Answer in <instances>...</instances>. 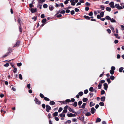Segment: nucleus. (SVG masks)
Segmentation results:
<instances>
[{"label":"nucleus","mask_w":124,"mask_h":124,"mask_svg":"<svg viewBox=\"0 0 124 124\" xmlns=\"http://www.w3.org/2000/svg\"><path fill=\"white\" fill-rule=\"evenodd\" d=\"M115 8H117L118 10L122 9H123V7L119 6V4H115Z\"/></svg>","instance_id":"nucleus-1"},{"label":"nucleus","mask_w":124,"mask_h":124,"mask_svg":"<svg viewBox=\"0 0 124 124\" xmlns=\"http://www.w3.org/2000/svg\"><path fill=\"white\" fill-rule=\"evenodd\" d=\"M46 110L47 112H49V111L51 110V108L48 105H46Z\"/></svg>","instance_id":"nucleus-2"},{"label":"nucleus","mask_w":124,"mask_h":124,"mask_svg":"<svg viewBox=\"0 0 124 124\" xmlns=\"http://www.w3.org/2000/svg\"><path fill=\"white\" fill-rule=\"evenodd\" d=\"M114 3L113 2H111L109 4V5L110 6V7L112 8H114L115 7V6H114Z\"/></svg>","instance_id":"nucleus-3"},{"label":"nucleus","mask_w":124,"mask_h":124,"mask_svg":"<svg viewBox=\"0 0 124 124\" xmlns=\"http://www.w3.org/2000/svg\"><path fill=\"white\" fill-rule=\"evenodd\" d=\"M67 116L69 117H75L76 116V115L74 114H72L71 113L68 114Z\"/></svg>","instance_id":"nucleus-4"},{"label":"nucleus","mask_w":124,"mask_h":124,"mask_svg":"<svg viewBox=\"0 0 124 124\" xmlns=\"http://www.w3.org/2000/svg\"><path fill=\"white\" fill-rule=\"evenodd\" d=\"M34 101L36 104L38 105L40 104L41 102L40 101H39L37 98H35L34 100Z\"/></svg>","instance_id":"nucleus-5"},{"label":"nucleus","mask_w":124,"mask_h":124,"mask_svg":"<svg viewBox=\"0 0 124 124\" xmlns=\"http://www.w3.org/2000/svg\"><path fill=\"white\" fill-rule=\"evenodd\" d=\"M96 110L94 108H92L91 109V112L92 114H93L95 112Z\"/></svg>","instance_id":"nucleus-6"},{"label":"nucleus","mask_w":124,"mask_h":124,"mask_svg":"<svg viewBox=\"0 0 124 124\" xmlns=\"http://www.w3.org/2000/svg\"><path fill=\"white\" fill-rule=\"evenodd\" d=\"M20 43V41L19 40L18 41L16 42V43L15 44L14 46H13V47H18Z\"/></svg>","instance_id":"nucleus-7"},{"label":"nucleus","mask_w":124,"mask_h":124,"mask_svg":"<svg viewBox=\"0 0 124 124\" xmlns=\"http://www.w3.org/2000/svg\"><path fill=\"white\" fill-rule=\"evenodd\" d=\"M104 89L105 90H107L108 88V85L106 83H104L103 84Z\"/></svg>","instance_id":"nucleus-8"},{"label":"nucleus","mask_w":124,"mask_h":124,"mask_svg":"<svg viewBox=\"0 0 124 124\" xmlns=\"http://www.w3.org/2000/svg\"><path fill=\"white\" fill-rule=\"evenodd\" d=\"M68 109L70 112H71L75 114L77 113L76 112H75L70 107Z\"/></svg>","instance_id":"nucleus-9"},{"label":"nucleus","mask_w":124,"mask_h":124,"mask_svg":"<svg viewBox=\"0 0 124 124\" xmlns=\"http://www.w3.org/2000/svg\"><path fill=\"white\" fill-rule=\"evenodd\" d=\"M81 117H77L78 119H79L83 121L84 120V116L82 115L81 116Z\"/></svg>","instance_id":"nucleus-10"},{"label":"nucleus","mask_w":124,"mask_h":124,"mask_svg":"<svg viewBox=\"0 0 124 124\" xmlns=\"http://www.w3.org/2000/svg\"><path fill=\"white\" fill-rule=\"evenodd\" d=\"M37 9L36 8L34 9L32 8L31 10V12L32 13H34L36 11Z\"/></svg>","instance_id":"nucleus-11"},{"label":"nucleus","mask_w":124,"mask_h":124,"mask_svg":"<svg viewBox=\"0 0 124 124\" xmlns=\"http://www.w3.org/2000/svg\"><path fill=\"white\" fill-rule=\"evenodd\" d=\"M86 103H83V104L80 107H79V108H84L85 107V105H86Z\"/></svg>","instance_id":"nucleus-12"},{"label":"nucleus","mask_w":124,"mask_h":124,"mask_svg":"<svg viewBox=\"0 0 124 124\" xmlns=\"http://www.w3.org/2000/svg\"><path fill=\"white\" fill-rule=\"evenodd\" d=\"M105 97L104 96H102L101 98V101H104L105 100Z\"/></svg>","instance_id":"nucleus-13"},{"label":"nucleus","mask_w":124,"mask_h":124,"mask_svg":"<svg viewBox=\"0 0 124 124\" xmlns=\"http://www.w3.org/2000/svg\"><path fill=\"white\" fill-rule=\"evenodd\" d=\"M53 8H54L53 6L51 5H50L49 6V9L51 10L52 11L53 9Z\"/></svg>","instance_id":"nucleus-14"},{"label":"nucleus","mask_w":124,"mask_h":124,"mask_svg":"<svg viewBox=\"0 0 124 124\" xmlns=\"http://www.w3.org/2000/svg\"><path fill=\"white\" fill-rule=\"evenodd\" d=\"M95 105V103H93L92 101H91L90 103L89 106L90 107H92Z\"/></svg>","instance_id":"nucleus-15"},{"label":"nucleus","mask_w":124,"mask_h":124,"mask_svg":"<svg viewBox=\"0 0 124 124\" xmlns=\"http://www.w3.org/2000/svg\"><path fill=\"white\" fill-rule=\"evenodd\" d=\"M55 102L53 101H50V104L51 105H54L55 104Z\"/></svg>","instance_id":"nucleus-16"},{"label":"nucleus","mask_w":124,"mask_h":124,"mask_svg":"<svg viewBox=\"0 0 124 124\" xmlns=\"http://www.w3.org/2000/svg\"><path fill=\"white\" fill-rule=\"evenodd\" d=\"M106 9L107 11L109 12H110L111 10V8L108 7H106Z\"/></svg>","instance_id":"nucleus-17"},{"label":"nucleus","mask_w":124,"mask_h":124,"mask_svg":"<svg viewBox=\"0 0 124 124\" xmlns=\"http://www.w3.org/2000/svg\"><path fill=\"white\" fill-rule=\"evenodd\" d=\"M101 121V119L99 118H97L96 119V123H98L100 122Z\"/></svg>","instance_id":"nucleus-18"},{"label":"nucleus","mask_w":124,"mask_h":124,"mask_svg":"<svg viewBox=\"0 0 124 124\" xmlns=\"http://www.w3.org/2000/svg\"><path fill=\"white\" fill-rule=\"evenodd\" d=\"M105 19L109 20H111V18L109 16H107L105 17Z\"/></svg>","instance_id":"nucleus-19"},{"label":"nucleus","mask_w":124,"mask_h":124,"mask_svg":"<svg viewBox=\"0 0 124 124\" xmlns=\"http://www.w3.org/2000/svg\"><path fill=\"white\" fill-rule=\"evenodd\" d=\"M59 116L60 117H64L65 116V115L64 114H62V113L60 114L59 115Z\"/></svg>","instance_id":"nucleus-20"},{"label":"nucleus","mask_w":124,"mask_h":124,"mask_svg":"<svg viewBox=\"0 0 124 124\" xmlns=\"http://www.w3.org/2000/svg\"><path fill=\"white\" fill-rule=\"evenodd\" d=\"M84 17L85 18L88 20H90V17H89L88 16H84Z\"/></svg>","instance_id":"nucleus-21"},{"label":"nucleus","mask_w":124,"mask_h":124,"mask_svg":"<svg viewBox=\"0 0 124 124\" xmlns=\"http://www.w3.org/2000/svg\"><path fill=\"white\" fill-rule=\"evenodd\" d=\"M124 68L123 67H121L119 69V71L120 72H122V70L124 69Z\"/></svg>","instance_id":"nucleus-22"},{"label":"nucleus","mask_w":124,"mask_h":124,"mask_svg":"<svg viewBox=\"0 0 124 124\" xmlns=\"http://www.w3.org/2000/svg\"><path fill=\"white\" fill-rule=\"evenodd\" d=\"M82 100L84 102H85L87 101L88 99L87 98H83Z\"/></svg>","instance_id":"nucleus-23"},{"label":"nucleus","mask_w":124,"mask_h":124,"mask_svg":"<svg viewBox=\"0 0 124 124\" xmlns=\"http://www.w3.org/2000/svg\"><path fill=\"white\" fill-rule=\"evenodd\" d=\"M111 22L112 23H115L116 22V21L113 18L112 19H111V20H110Z\"/></svg>","instance_id":"nucleus-24"},{"label":"nucleus","mask_w":124,"mask_h":124,"mask_svg":"<svg viewBox=\"0 0 124 124\" xmlns=\"http://www.w3.org/2000/svg\"><path fill=\"white\" fill-rule=\"evenodd\" d=\"M104 12H102L100 13V16L101 17H103L104 15Z\"/></svg>","instance_id":"nucleus-25"},{"label":"nucleus","mask_w":124,"mask_h":124,"mask_svg":"<svg viewBox=\"0 0 124 124\" xmlns=\"http://www.w3.org/2000/svg\"><path fill=\"white\" fill-rule=\"evenodd\" d=\"M102 84L101 83H100L98 86V88L99 89H100L101 88Z\"/></svg>","instance_id":"nucleus-26"},{"label":"nucleus","mask_w":124,"mask_h":124,"mask_svg":"<svg viewBox=\"0 0 124 124\" xmlns=\"http://www.w3.org/2000/svg\"><path fill=\"white\" fill-rule=\"evenodd\" d=\"M91 115V114L90 112H88L87 113L85 114L86 116H89Z\"/></svg>","instance_id":"nucleus-27"},{"label":"nucleus","mask_w":124,"mask_h":124,"mask_svg":"<svg viewBox=\"0 0 124 124\" xmlns=\"http://www.w3.org/2000/svg\"><path fill=\"white\" fill-rule=\"evenodd\" d=\"M18 23H19L20 25H21V19L19 18H18Z\"/></svg>","instance_id":"nucleus-28"},{"label":"nucleus","mask_w":124,"mask_h":124,"mask_svg":"<svg viewBox=\"0 0 124 124\" xmlns=\"http://www.w3.org/2000/svg\"><path fill=\"white\" fill-rule=\"evenodd\" d=\"M83 94V93L82 92H80L78 93V94L80 96H82Z\"/></svg>","instance_id":"nucleus-29"},{"label":"nucleus","mask_w":124,"mask_h":124,"mask_svg":"<svg viewBox=\"0 0 124 124\" xmlns=\"http://www.w3.org/2000/svg\"><path fill=\"white\" fill-rule=\"evenodd\" d=\"M53 115L54 116H58V112H55L53 114Z\"/></svg>","instance_id":"nucleus-30"},{"label":"nucleus","mask_w":124,"mask_h":124,"mask_svg":"<svg viewBox=\"0 0 124 124\" xmlns=\"http://www.w3.org/2000/svg\"><path fill=\"white\" fill-rule=\"evenodd\" d=\"M99 104L101 106H103L104 105V103L102 102H100L99 103Z\"/></svg>","instance_id":"nucleus-31"},{"label":"nucleus","mask_w":124,"mask_h":124,"mask_svg":"<svg viewBox=\"0 0 124 124\" xmlns=\"http://www.w3.org/2000/svg\"><path fill=\"white\" fill-rule=\"evenodd\" d=\"M100 8L102 10H103L104 9V7L103 5H101L100 6Z\"/></svg>","instance_id":"nucleus-32"},{"label":"nucleus","mask_w":124,"mask_h":124,"mask_svg":"<svg viewBox=\"0 0 124 124\" xmlns=\"http://www.w3.org/2000/svg\"><path fill=\"white\" fill-rule=\"evenodd\" d=\"M19 78L21 80H22L23 78L22 75L21 74H20L19 75Z\"/></svg>","instance_id":"nucleus-33"},{"label":"nucleus","mask_w":124,"mask_h":124,"mask_svg":"<svg viewBox=\"0 0 124 124\" xmlns=\"http://www.w3.org/2000/svg\"><path fill=\"white\" fill-rule=\"evenodd\" d=\"M114 35L115 37L118 39H120V37L118 36V35L117 34H115Z\"/></svg>","instance_id":"nucleus-34"},{"label":"nucleus","mask_w":124,"mask_h":124,"mask_svg":"<svg viewBox=\"0 0 124 124\" xmlns=\"http://www.w3.org/2000/svg\"><path fill=\"white\" fill-rule=\"evenodd\" d=\"M110 72L111 74L113 75L114 73V71L111 70L110 71Z\"/></svg>","instance_id":"nucleus-35"},{"label":"nucleus","mask_w":124,"mask_h":124,"mask_svg":"<svg viewBox=\"0 0 124 124\" xmlns=\"http://www.w3.org/2000/svg\"><path fill=\"white\" fill-rule=\"evenodd\" d=\"M89 91L92 92L93 91V87H91L89 88Z\"/></svg>","instance_id":"nucleus-36"},{"label":"nucleus","mask_w":124,"mask_h":124,"mask_svg":"<svg viewBox=\"0 0 124 124\" xmlns=\"http://www.w3.org/2000/svg\"><path fill=\"white\" fill-rule=\"evenodd\" d=\"M77 102H75L73 103V106L75 107H76L77 106Z\"/></svg>","instance_id":"nucleus-37"},{"label":"nucleus","mask_w":124,"mask_h":124,"mask_svg":"<svg viewBox=\"0 0 124 124\" xmlns=\"http://www.w3.org/2000/svg\"><path fill=\"white\" fill-rule=\"evenodd\" d=\"M48 6L46 4H44L43 5V7L44 8H47V7Z\"/></svg>","instance_id":"nucleus-38"},{"label":"nucleus","mask_w":124,"mask_h":124,"mask_svg":"<svg viewBox=\"0 0 124 124\" xmlns=\"http://www.w3.org/2000/svg\"><path fill=\"white\" fill-rule=\"evenodd\" d=\"M115 78V77L112 75L110 77V79L112 80H113Z\"/></svg>","instance_id":"nucleus-39"},{"label":"nucleus","mask_w":124,"mask_h":124,"mask_svg":"<svg viewBox=\"0 0 124 124\" xmlns=\"http://www.w3.org/2000/svg\"><path fill=\"white\" fill-rule=\"evenodd\" d=\"M17 70V69L16 68H14V69L13 70V72L14 73H16V71Z\"/></svg>","instance_id":"nucleus-40"},{"label":"nucleus","mask_w":124,"mask_h":124,"mask_svg":"<svg viewBox=\"0 0 124 124\" xmlns=\"http://www.w3.org/2000/svg\"><path fill=\"white\" fill-rule=\"evenodd\" d=\"M62 108H60L58 110V112L59 113L60 112H61V111L62 110Z\"/></svg>","instance_id":"nucleus-41"},{"label":"nucleus","mask_w":124,"mask_h":124,"mask_svg":"<svg viewBox=\"0 0 124 124\" xmlns=\"http://www.w3.org/2000/svg\"><path fill=\"white\" fill-rule=\"evenodd\" d=\"M115 67L112 66L111 67V69L112 70L114 71L115 70Z\"/></svg>","instance_id":"nucleus-42"},{"label":"nucleus","mask_w":124,"mask_h":124,"mask_svg":"<svg viewBox=\"0 0 124 124\" xmlns=\"http://www.w3.org/2000/svg\"><path fill=\"white\" fill-rule=\"evenodd\" d=\"M107 81L108 84L110 83L111 82L110 79L109 78H108L107 79Z\"/></svg>","instance_id":"nucleus-43"},{"label":"nucleus","mask_w":124,"mask_h":124,"mask_svg":"<svg viewBox=\"0 0 124 124\" xmlns=\"http://www.w3.org/2000/svg\"><path fill=\"white\" fill-rule=\"evenodd\" d=\"M105 91L104 90H102L101 91V94H105Z\"/></svg>","instance_id":"nucleus-44"},{"label":"nucleus","mask_w":124,"mask_h":124,"mask_svg":"<svg viewBox=\"0 0 124 124\" xmlns=\"http://www.w3.org/2000/svg\"><path fill=\"white\" fill-rule=\"evenodd\" d=\"M44 100L46 101H49V99L47 97H44Z\"/></svg>","instance_id":"nucleus-45"},{"label":"nucleus","mask_w":124,"mask_h":124,"mask_svg":"<svg viewBox=\"0 0 124 124\" xmlns=\"http://www.w3.org/2000/svg\"><path fill=\"white\" fill-rule=\"evenodd\" d=\"M67 110L66 109H64L62 111V113H65L67 112Z\"/></svg>","instance_id":"nucleus-46"},{"label":"nucleus","mask_w":124,"mask_h":124,"mask_svg":"<svg viewBox=\"0 0 124 124\" xmlns=\"http://www.w3.org/2000/svg\"><path fill=\"white\" fill-rule=\"evenodd\" d=\"M22 27L21 26V25H20L19 27V31L20 32H22Z\"/></svg>","instance_id":"nucleus-47"},{"label":"nucleus","mask_w":124,"mask_h":124,"mask_svg":"<svg viewBox=\"0 0 124 124\" xmlns=\"http://www.w3.org/2000/svg\"><path fill=\"white\" fill-rule=\"evenodd\" d=\"M109 34L111 32V31L110 29H108L107 30Z\"/></svg>","instance_id":"nucleus-48"},{"label":"nucleus","mask_w":124,"mask_h":124,"mask_svg":"<svg viewBox=\"0 0 124 124\" xmlns=\"http://www.w3.org/2000/svg\"><path fill=\"white\" fill-rule=\"evenodd\" d=\"M88 92V90L87 89H86L84 91V93L85 94H86Z\"/></svg>","instance_id":"nucleus-49"},{"label":"nucleus","mask_w":124,"mask_h":124,"mask_svg":"<svg viewBox=\"0 0 124 124\" xmlns=\"http://www.w3.org/2000/svg\"><path fill=\"white\" fill-rule=\"evenodd\" d=\"M40 96L42 98H44V95L42 93H40Z\"/></svg>","instance_id":"nucleus-50"},{"label":"nucleus","mask_w":124,"mask_h":124,"mask_svg":"<svg viewBox=\"0 0 124 124\" xmlns=\"http://www.w3.org/2000/svg\"><path fill=\"white\" fill-rule=\"evenodd\" d=\"M82 102L81 101H80L78 102V105L80 106L82 103Z\"/></svg>","instance_id":"nucleus-51"},{"label":"nucleus","mask_w":124,"mask_h":124,"mask_svg":"<svg viewBox=\"0 0 124 124\" xmlns=\"http://www.w3.org/2000/svg\"><path fill=\"white\" fill-rule=\"evenodd\" d=\"M46 21V19H43L42 21V23H44Z\"/></svg>","instance_id":"nucleus-52"},{"label":"nucleus","mask_w":124,"mask_h":124,"mask_svg":"<svg viewBox=\"0 0 124 124\" xmlns=\"http://www.w3.org/2000/svg\"><path fill=\"white\" fill-rule=\"evenodd\" d=\"M17 65L18 66L20 67L22 65V64L21 62L18 63L17 64Z\"/></svg>","instance_id":"nucleus-53"},{"label":"nucleus","mask_w":124,"mask_h":124,"mask_svg":"<svg viewBox=\"0 0 124 124\" xmlns=\"http://www.w3.org/2000/svg\"><path fill=\"white\" fill-rule=\"evenodd\" d=\"M9 64L8 63H7L4 65V66L5 67H7L9 66Z\"/></svg>","instance_id":"nucleus-54"},{"label":"nucleus","mask_w":124,"mask_h":124,"mask_svg":"<svg viewBox=\"0 0 124 124\" xmlns=\"http://www.w3.org/2000/svg\"><path fill=\"white\" fill-rule=\"evenodd\" d=\"M70 13L71 15H73L74 14L75 12L74 10H72L71 11Z\"/></svg>","instance_id":"nucleus-55"},{"label":"nucleus","mask_w":124,"mask_h":124,"mask_svg":"<svg viewBox=\"0 0 124 124\" xmlns=\"http://www.w3.org/2000/svg\"><path fill=\"white\" fill-rule=\"evenodd\" d=\"M75 11L76 12L79 11V9L77 8H75Z\"/></svg>","instance_id":"nucleus-56"},{"label":"nucleus","mask_w":124,"mask_h":124,"mask_svg":"<svg viewBox=\"0 0 124 124\" xmlns=\"http://www.w3.org/2000/svg\"><path fill=\"white\" fill-rule=\"evenodd\" d=\"M41 18H44L45 17V16L44 14H42L41 16Z\"/></svg>","instance_id":"nucleus-57"},{"label":"nucleus","mask_w":124,"mask_h":124,"mask_svg":"<svg viewBox=\"0 0 124 124\" xmlns=\"http://www.w3.org/2000/svg\"><path fill=\"white\" fill-rule=\"evenodd\" d=\"M97 18L98 19H101V16L99 15H98L97 16Z\"/></svg>","instance_id":"nucleus-58"},{"label":"nucleus","mask_w":124,"mask_h":124,"mask_svg":"<svg viewBox=\"0 0 124 124\" xmlns=\"http://www.w3.org/2000/svg\"><path fill=\"white\" fill-rule=\"evenodd\" d=\"M93 13L92 12H90L89 14L88 15L89 16H92L93 15Z\"/></svg>","instance_id":"nucleus-59"},{"label":"nucleus","mask_w":124,"mask_h":124,"mask_svg":"<svg viewBox=\"0 0 124 124\" xmlns=\"http://www.w3.org/2000/svg\"><path fill=\"white\" fill-rule=\"evenodd\" d=\"M65 101L66 102H70L71 101V100L70 99H67Z\"/></svg>","instance_id":"nucleus-60"},{"label":"nucleus","mask_w":124,"mask_h":124,"mask_svg":"<svg viewBox=\"0 0 124 124\" xmlns=\"http://www.w3.org/2000/svg\"><path fill=\"white\" fill-rule=\"evenodd\" d=\"M85 5H86L87 6H89L90 5V4L88 2H86L85 3Z\"/></svg>","instance_id":"nucleus-61"},{"label":"nucleus","mask_w":124,"mask_h":124,"mask_svg":"<svg viewBox=\"0 0 124 124\" xmlns=\"http://www.w3.org/2000/svg\"><path fill=\"white\" fill-rule=\"evenodd\" d=\"M89 95H90V98H91V97H92L93 96V94L91 92H90L89 93Z\"/></svg>","instance_id":"nucleus-62"},{"label":"nucleus","mask_w":124,"mask_h":124,"mask_svg":"<svg viewBox=\"0 0 124 124\" xmlns=\"http://www.w3.org/2000/svg\"><path fill=\"white\" fill-rule=\"evenodd\" d=\"M105 80H101L100 81V82L101 84V83H104V82H105Z\"/></svg>","instance_id":"nucleus-63"},{"label":"nucleus","mask_w":124,"mask_h":124,"mask_svg":"<svg viewBox=\"0 0 124 124\" xmlns=\"http://www.w3.org/2000/svg\"><path fill=\"white\" fill-rule=\"evenodd\" d=\"M62 16V15L61 14H59L57 16H56L57 17H60Z\"/></svg>","instance_id":"nucleus-64"}]
</instances>
